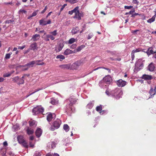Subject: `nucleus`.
Listing matches in <instances>:
<instances>
[{
	"label": "nucleus",
	"instance_id": "1",
	"mask_svg": "<svg viewBox=\"0 0 156 156\" xmlns=\"http://www.w3.org/2000/svg\"><path fill=\"white\" fill-rule=\"evenodd\" d=\"M112 80V78L110 76H106L103 78L102 80L99 83V86L101 87H103L105 86H106V84H109Z\"/></svg>",
	"mask_w": 156,
	"mask_h": 156
},
{
	"label": "nucleus",
	"instance_id": "2",
	"mask_svg": "<svg viewBox=\"0 0 156 156\" xmlns=\"http://www.w3.org/2000/svg\"><path fill=\"white\" fill-rule=\"evenodd\" d=\"M112 96L116 99L122 97L123 92L120 89L116 88L114 90L111 91Z\"/></svg>",
	"mask_w": 156,
	"mask_h": 156
},
{
	"label": "nucleus",
	"instance_id": "3",
	"mask_svg": "<svg viewBox=\"0 0 156 156\" xmlns=\"http://www.w3.org/2000/svg\"><path fill=\"white\" fill-rule=\"evenodd\" d=\"M145 60L143 59H139L136 62L135 64V68L134 69L135 72H137L142 69L143 67Z\"/></svg>",
	"mask_w": 156,
	"mask_h": 156
},
{
	"label": "nucleus",
	"instance_id": "4",
	"mask_svg": "<svg viewBox=\"0 0 156 156\" xmlns=\"http://www.w3.org/2000/svg\"><path fill=\"white\" fill-rule=\"evenodd\" d=\"M41 61V60H40L33 61L30 62H29L28 63H27L26 64L22 66V67H27L26 68L23 69V70H27L29 68H30L33 67V65H34V64H36L37 65H44V62H41V63H37V62Z\"/></svg>",
	"mask_w": 156,
	"mask_h": 156
},
{
	"label": "nucleus",
	"instance_id": "5",
	"mask_svg": "<svg viewBox=\"0 0 156 156\" xmlns=\"http://www.w3.org/2000/svg\"><path fill=\"white\" fill-rule=\"evenodd\" d=\"M44 108L41 105L37 106L34 108L32 110L34 115H36L38 114H43L44 112Z\"/></svg>",
	"mask_w": 156,
	"mask_h": 156
},
{
	"label": "nucleus",
	"instance_id": "6",
	"mask_svg": "<svg viewBox=\"0 0 156 156\" xmlns=\"http://www.w3.org/2000/svg\"><path fill=\"white\" fill-rule=\"evenodd\" d=\"M61 124V121L59 119H57L53 123V127H54V129L52 128L53 127H51V130L53 131L55 129L58 128L60 125Z\"/></svg>",
	"mask_w": 156,
	"mask_h": 156
},
{
	"label": "nucleus",
	"instance_id": "7",
	"mask_svg": "<svg viewBox=\"0 0 156 156\" xmlns=\"http://www.w3.org/2000/svg\"><path fill=\"white\" fill-rule=\"evenodd\" d=\"M69 101L70 102V103L68 105H67V109L66 110V112L72 111L73 112V111H72V105L73 104L76 103V100L75 98L70 99Z\"/></svg>",
	"mask_w": 156,
	"mask_h": 156
},
{
	"label": "nucleus",
	"instance_id": "8",
	"mask_svg": "<svg viewBox=\"0 0 156 156\" xmlns=\"http://www.w3.org/2000/svg\"><path fill=\"white\" fill-rule=\"evenodd\" d=\"M43 35L42 36V38L44 39V40L46 41H49L50 40L49 38L51 40H54L55 39V37H53L51 35V34H46L45 36Z\"/></svg>",
	"mask_w": 156,
	"mask_h": 156
},
{
	"label": "nucleus",
	"instance_id": "9",
	"mask_svg": "<svg viewBox=\"0 0 156 156\" xmlns=\"http://www.w3.org/2000/svg\"><path fill=\"white\" fill-rule=\"evenodd\" d=\"M117 85L119 87H123L125 86L126 84V81L123 80L122 79H120L116 82Z\"/></svg>",
	"mask_w": 156,
	"mask_h": 156
},
{
	"label": "nucleus",
	"instance_id": "10",
	"mask_svg": "<svg viewBox=\"0 0 156 156\" xmlns=\"http://www.w3.org/2000/svg\"><path fill=\"white\" fill-rule=\"evenodd\" d=\"M55 114L49 113L47 115V119L49 122H50L52 119L55 118Z\"/></svg>",
	"mask_w": 156,
	"mask_h": 156
},
{
	"label": "nucleus",
	"instance_id": "11",
	"mask_svg": "<svg viewBox=\"0 0 156 156\" xmlns=\"http://www.w3.org/2000/svg\"><path fill=\"white\" fill-rule=\"evenodd\" d=\"M141 49L140 48L136 49L133 50L131 53V56L132 60H134L135 57L134 53H135L141 51Z\"/></svg>",
	"mask_w": 156,
	"mask_h": 156
},
{
	"label": "nucleus",
	"instance_id": "12",
	"mask_svg": "<svg viewBox=\"0 0 156 156\" xmlns=\"http://www.w3.org/2000/svg\"><path fill=\"white\" fill-rule=\"evenodd\" d=\"M152 49V47H149L148 48L147 50L146 51H144V52L146 53L148 56H149L151 54H154L155 53V52H154L153 51Z\"/></svg>",
	"mask_w": 156,
	"mask_h": 156
},
{
	"label": "nucleus",
	"instance_id": "13",
	"mask_svg": "<svg viewBox=\"0 0 156 156\" xmlns=\"http://www.w3.org/2000/svg\"><path fill=\"white\" fill-rule=\"evenodd\" d=\"M58 143V142L57 141H52L51 142L49 143L48 144V146L50 147L51 146V148L53 149L55 147L56 144Z\"/></svg>",
	"mask_w": 156,
	"mask_h": 156
},
{
	"label": "nucleus",
	"instance_id": "14",
	"mask_svg": "<svg viewBox=\"0 0 156 156\" xmlns=\"http://www.w3.org/2000/svg\"><path fill=\"white\" fill-rule=\"evenodd\" d=\"M64 46V44L63 43H60L58 46L56 47L55 49V51L56 52H58L61 51Z\"/></svg>",
	"mask_w": 156,
	"mask_h": 156
},
{
	"label": "nucleus",
	"instance_id": "15",
	"mask_svg": "<svg viewBox=\"0 0 156 156\" xmlns=\"http://www.w3.org/2000/svg\"><path fill=\"white\" fill-rule=\"evenodd\" d=\"M40 37V36L39 34H35L32 36L31 40L34 41H38Z\"/></svg>",
	"mask_w": 156,
	"mask_h": 156
},
{
	"label": "nucleus",
	"instance_id": "16",
	"mask_svg": "<svg viewBox=\"0 0 156 156\" xmlns=\"http://www.w3.org/2000/svg\"><path fill=\"white\" fill-rule=\"evenodd\" d=\"M31 49L34 51H37V50L38 47H37V44L36 42H34L32 44L30 45Z\"/></svg>",
	"mask_w": 156,
	"mask_h": 156
},
{
	"label": "nucleus",
	"instance_id": "17",
	"mask_svg": "<svg viewBox=\"0 0 156 156\" xmlns=\"http://www.w3.org/2000/svg\"><path fill=\"white\" fill-rule=\"evenodd\" d=\"M42 133V131L41 128L37 129L35 131L36 136L37 137H39L41 135Z\"/></svg>",
	"mask_w": 156,
	"mask_h": 156
},
{
	"label": "nucleus",
	"instance_id": "18",
	"mask_svg": "<svg viewBox=\"0 0 156 156\" xmlns=\"http://www.w3.org/2000/svg\"><path fill=\"white\" fill-rule=\"evenodd\" d=\"M142 79L146 80H150L152 79V77L151 75H144L142 77Z\"/></svg>",
	"mask_w": 156,
	"mask_h": 156
},
{
	"label": "nucleus",
	"instance_id": "19",
	"mask_svg": "<svg viewBox=\"0 0 156 156\" xmlns=\"http://www.w3.org/2000/svg\"><path fill=\"white\" fill-rule=\"evenodd\" d=\"M74 53V51L69 49H66L64 52V54L65 55H68L70 54Z\"/></svg>",
	"mask_w": 156,
	"mask_h": 156
},
{
	"label": "nucleus",
	"instance_id": "20",
	"mask_svg": "<svg viewBox=\"0 0 156 156\" xmlns=\"http://www.w3.org/2000/svg\"><path fill=\"white\" fill-rule=\"evenodd\" d=\"M156 93V89L154 88V89L153 88L151 87L150 90L149 91L150 95L151 96V97H153V96Z\"/></svg>",
	"mask_w": 156,
	"mask_h": 156
},
{
	"label": "nucleus",
	"instance_id": "21",
	"mask_svg": "<svg viewBox=\"0 0 156 156\" xmlns=\"http://www.w3.org/2000/svg\"><path fill=\"white\" fill-rule=\"evenodd\" d=\"M82 14L79 11L76 13L73 17L74 18H77L78 20H80L81 19Z\"/></svg>",
	"mask_w": 156,
	"mask_h": 156
},
{
	"label": "nucleus",
	"instance_id": "22",
	"mask_svg": "<svg viewBox=\"0 0 156 156\" xmlns=\"http://www.w3.org/2000/svg\"><path fill=\"white\" fill-rule=\"evenodd\" d=\"M148 69L150 71H153L154 70L155 68V66L154 64L152 63H151L148 66Z\"/></svg>",
	"mask_w": 156,
	"mask_h": 156
},
{
	"label": "nucleus",
	"instance_id": "23",
	"mask_svg": "<svg viewBox=\"0 0 156 156\" xmlns=\"http://www.w3.org/2000/svg\"><path fill=\"white\" fill-rule=\"evenodd\" d=\"M47 87H48V86H45L44 87H42L41 88H37V89H36V90H35V91H34L32 93H31L29 95L27 96L26 97H28L30 95L34 93H35L37 92L40 90H43V89H45V88Z\"/></svg>",
	"mask_w": 156,
	"mask_h": 156
},
{
	"label": "nucleus",
	"instance_id": "24",
	"mask_svg": "<svg viewBox=\"0 0 156 156\" xmlns=\"http://www.w3.org/2000/svg\"><path fill=\"white\" fill-rule=\"evenodd\" d=\"M27 134L30 135L34 133V130L31 128H28L26 130Z\"/></svg>",
	"mask_w": 156,
	"mask_h": 156
},
{
	"label": "nucleus",
	"instance_id": "25",
	"mask_svg": "<svg viewBox=\"0 0 156 156\" xmlns=\"http://www.w3.org/2000/svg\"><path fill=\"white\" fill-rule=\"evenodd\" d=\"M18 140L20 144H21L23 143L25 140L23 138V137L22 136H19L17 137Z\"/></svg>",
	"mask_w": 156,
	"mask_h": 156
},
{
	"label": "nucleus",
	"instance_id": "26",
	"mask_svg": "<svg viewBox=\"0 0 156 156\" xmlns=\"http://www.w3.org/2000/svg\"><path fill=\"white\" fill-rule=\"evenodd\" d=\"M79 31V28L78 27H76L75 28H73L72 31L71 33L72 34H76Z\"/></svg>",
	"mask_w": 156,
	"mask_h": 156
},
{
	"label": "nucleus",
	"instance_id": "27",
	"mask_svg": "<svg viewBox=\"0 0 156 156\" xmlns=\"http://www.w3.org/2000/svg\"><path fill=\"white\" fill-rule=\"evenodd\" d=\"M38 11H39V10H36L34 11L33 12V13H32V14L30 16H29L27 17V19H30L32 17L35 16L37 15V13L38 12Z\"/></svg>",
	"mask_w": 156,
	"mask_h": 156
},
{
	"label": "nucleus",
	"instance_id": "28",
	"mask_svg": "<svg viewBox=\"0 0 156 156\" xmlns=\"http://www.w3.org/2000/svg\"><path fill=\"white\" fill-rule=\"evenodd\" d=\"M30 126L36 127L37 125V122L34 120L30 121L29 122Z\"/></svg>",
	"mask_w": 156,
	"mask_h": 156
},
{
	"label": "nucleus",
	"instance_id": "29",
	"mask_svg": "<svg viewBox=\"0 0 156 156\" xmlns=\"http://www.w3.org/2000/svg\"><path fill=\"white\" fill-rule=\"evenodd\" d=\"M14 71H12L10 72L5 73L3 74V76L4 78L9 77L11 76L12 74L13 73H14Z\"/></svg>",
	"mask_w": 156,
	"mask_h": 156
},
{
	"label": "nucleus",
	"instance_id": "30",
	"mask_svg": "<svg viewBox=\"0 0 156 156\" xmlns=\"http://www.w3.org/2000/svg\"><path fill=\"white\" fill-rule=\"evenodd\" d=\"M50 103L52 105H56L58 103V100L54 98H51Z\"/></svg>",
	"mask_w": 156,
	"mask_h": 156
},
{
	"label": "nucleus",
	"instance_id": "31",
	"mask_svg": "<svg viewBox=\"0 0 156 156\" xmlns=\"http://www.w3.org/2000/svg\"><path fill=\"white\" fill-rule=\"evenodd\" d=\"M61 68L66 69H69L70 68V65L69 64H65L60 66Z\"/></svg>",
	"mask_w": 156,
	"mask_h": 156
},
{
	"label": "nucleus",
	"instance_id": "32",
	"mask_svg": "<svg viewBox=\"0 0 156 156\" xmlns=\"http://www.w3.org/2000/svg\"><path fill=\"white\" fill-rule=\"evenodd\" d=\"M56 58L59 59L60 61H62L65 59V57L62 55H57L56 57Z\"/></svg>",
	"mask_w": 156,
	"mask_h": 156
},
{
	"label": "nucleus",
	"instance_id": "33",
	"mask_svg": "<svg viewBox=\"0 0 156 156\" xmlns=\"http://www.w3.org/2000/svg\"><path fill=\"white\" fill-rule=\"evenodd\" d=\"M49 34H51V35L53 37H55V36H56L57 34V30H55L53 31L50 32H49Z\"/></svg>",
	"mask_w": 156,
	"mask_h": 156
},
{
	"label": "nucleus",
	"instance_id": "34",
	"mask_svg": "<svg viewBox=\"0 0 156 156\" xmlns=\"http://www.w3.org/2000/svg\"><path fill=\"white\" fill-rule=\"evenodd\" d=\"M82 64V62L81 61H78L73 63V65L74 66L75 65H76L78 67L79 66L81 65Z\"/></svg>",
	"mask_w": 156,
	"mask_h": 156
},
{
	"label": "nucleus",
	"instance_id": "35",
	"mask_svg": "<svg viewBox=\"0 0 156 156\" xmlns=\"http://www.w3.org/2000/svg\"><path fill=\"white\" fill-rule=\"evenodd\" d=\"M63 129L66 132H67L69 131V128L68 125L66 124L63 126Z\"/></svg>",
	"mask_w": 156,
	"mask_h": 156
},
{
	"label": "nucleus",
	"instance_id": "36",
	"mask_svg": "<svg viewBox=\"0 0 156 156\" xmlns=\"http://www.w3.org/2000/svg\"><path fill=\"white\" fill-rule=\"evenodd\" d=\"M94 103L93 102H90L87 105V107L89 109H91L93 107Z\"/></svg>",
	"mask_w": 156,
	"mask_h": 156
},
{
	"label": "nucleus",
	"instance_id": "37",
	"mask_svg": "<svg viewBox=\"0 0 156 156\" xmlns=\"http://www.w3.org/2000/svg\"><path fill=\"white\" fill-rule=\"evenodd\" d=\"M45 23H46V21H45V19L44 18H42L39 22L40 25L42 26H44V24Z\"/></svg>",
	"mask_w": 156,
	"mask_h": 156
},
{
	"label": "nucleus",
	"instance_id": "38",
	"mask_svg": "<svg viewBox=\"0 0 156 156\" xmlns=\"http://www.w3.org/2000/svg\"><path fill=\"white\" fill-rule=\"evenodd\" d=\"M155 16L154 15L153 16H152V17L151 18L148 20H147V22L148 23H151L152 22H153L155 20Z\"/></svg>",
	"mask_w": 156,
	"mask_h": 156
},
{
	"label": "nucleus",
	"instance_id": "39",
	"mask_svg": "<svg viewBox=\"0 0 156 156\" xmlns=\"http://www.w3.org/2000/svg\"><path fill=\"white\" fill-rule=\"evenodd\" d=\"M76 39L73 38H72L70 39L68 41V43L69 44H71L75 42Z\"/></svg>",
	"mask_w": 156,
	"mask_h": 156
},
{
	"label": "nucleus",
	"instance_id": "40",
	"mask_svg": "<svg viewBox=\"0 0 156 156\" xmlns=\"http://www.w3.org/2000/svg\"><path fill=\"white\" fill-rule=\"evenodd\" d=\"M85 47V46L84 45H81L78 47L76 49V51H81L82 49L84 48Z\"/></svg>",
	"mask_w": 156,
	"mask_h": 156
},
{
	"label": "nucleus",
	"instance_id": "41",
	"mask_svg": "<svg viewBox=\"0 0 156 156\" xmlns=\"http://www.w3.org/2000/svg\"><path fill=\"white\" fill-rule=\"evenodd\" d=\"M46 156H59V154L57 153H54L53 154L49 153L47 154Z\"/></svg>",
	"mask_w": 156,
	"mask_h": 156
},
{
	"label": "nucleus",
	"instance_id": "42",
	"mask_svg": "<svg viewBox=\"0 0 156 156\" xmlns=\"http://www.w3.org/2000/svg\"><path fill=\"white\" fill-rule=\"evenodd\" d=\"M12 52H10L6 54L5 57V59H9L10 57V55L12 54Z\"/></svg>",
	"mask_w": 156,
	"mask_h": 156
},
{
	"label": "nucleus",
	"instance_id": "43",
	"mask_svg": "<svg viewBox=\"0 0 156 156\" xmlns=\"http://www.w3.org/2000/svg\"><path fill=\"white\" fill-rule=\"evenodd\" d=\"M78 9L79 7L77 6L76 7L73 9V13H74L75 14L76 13L78 12L79 11Z\"/></svg>",
	"mask_w": 156,
	"mask_h": 156
},
{
	"label": "nucleus",
	"instance_id": "44",
	"mask_svg": "<svg viewBox=\"0 0 156 156\" xmlns=\"http://www.w3.org/2000/svg\"><path fill=\"white\" fill-rule=\"evenodd\" d=\"M21 144L23 147L27 148L28 147V145L27 143L25 141V140L23 143H22Z\"/></svg>",
	"mask_w": 156,
	"mask_h": 156
},
{
	"label": "nucleus",
	"instance_id": "45",
	"mask_svg": "<svg viewBox=\"0 0 156 156\" xmlns=\"http://www.w3.org/2000/svg\"><path fill=\"white\" fill-rule=\"evenodd\" d=\"M102 110V106L101 105L98 106L96 108V110L98 112H100Z\"/></svg>",
	"mask_w": 156,
	"mask_h": 156
},
{
	"label": "nucleus",
	"instance_id": "46",
	"mask_svg": "<svg viewBox=\"0 0 156 156\" xmlns=\"http://www.w3.org/2000/svg\"><path fill=\"white\" fill-rule=\"evenodd\" d=\"M14 22V20H6L4 22V23H12Z\"/></svg>",
	"mask_w": 156,
	"mask_h": 156
},
{
	"label": "nucleus",
	"instance_id": "47",
	"mask_svg": "<svg viewBox=\"0 0 156 156\" xmlns=\"http://www.w3.org/2000/svg\"><path fill=\"white\" fill-rule=\"evenodd\" d=\"M41 153L38 151H37L35 152L33 156H41Z\"/></svg>",
	"mask_w": 156,
	"mask_h": 156
},
{
	"label": "nucleus",
	"instance_id": "48",
	"mask_svg": "<svg viewBox=\"0 0 156 156\" xmlns=\"http://www.w3.org/2000/svg\"><path fill=\"white\" fill-rule=\"evenodd\" d=\"M107 52L108 53H109L111 55L113 56L115 54V51H108Z\"/></svg>",
	"mask_w": 156,
	"mask_h": 156
},
{
	"label": "nucleus",
	"instance_id": "49",
	"mask_svg": "<svg viewBox=\"0 0 156 156\" xmlns=\"http://www.w3.org/2000/svg\"><path fill=\"white\" fill-rule=\"evenodd\" d=\"M66 2H69L71 4H73L76 2V0H66Z\"/></svg>",
	"mask_w": 156,
	"mask_h": 156
},
{
	"label": "nucleus",
	"instance_id": "50",
	"mask_svg": "<svg viewBox=\"0 0 156 156\" xmlns=\"http://www.w3.org/2000/svg\"><path fill=\"white\" fill-rule=\"evenodd\" d=\"M93 36V34L92 33H90L87 36V39L89 40L91 39Z\"/></svg>",
	"mask_w": 156,
	"mask_h": 156
},
{
	"label": "nucleus",
	"instance_id": "51",
	"mask_svg": "<svg viewBox=\"0 0 156 156\" xmlns=\"http://www.w3.org/2000/svg\"><path fill=\"white\" fill-rule=\"evenodd\" d=\"M99 112L101 115H104L106 114L107 113V112L106 111L103 110L102 111H101L100 112Z\"/></svg>",
	"mask_w": 156,
	"mask_h": 156
},
{
	"label": "nucleus",
	"instance_id": "52",
	"mask_svg": "<svg viewBox=\"0 0 156 156\" xmlns=\"http://www.w3.org/2000/svg\"><path fill=\"white\" fill-rule=\"evenodd\" d=\"M134 12H135L134 10H131L129 12H127L125 14L126 15H127L128 14H132L133 13H134Z\"/></svg>",
	"mask_w": 156,
	"mask_h": 156
},
{
	"label": "nucleus",
	"instance_id": "53",
	"mask_svg": "<svg viewBox=\"0 0 156 156\" xmlns=\"http://www.w3.org/2000/svg\"><path fill=\"white\" fill-rule=\"evenodd\" d=\"M24 83V80L23 79H20L19 82L18 83L19 84H23Z\"/></svg>",
	"mask_w": 156,
	"mask_h": 156
},
{
	"label": "nucleus",
	"instance_id": "54",
	"mask_svg": "<svg viewBox=\"0 0 156 156\" xmlns=\"http://www.w3.org/2000/svg\"><path fill=\"white\" fill-rule=\"evenodd\" d=\"M105 93L108 96H112V94H111V92H109L108 90H106L105 91Z\"/></svg>",
	"mask_w": 156,
	"mask_h": 156
},
{
	"label": "nucleus",
	"instance_id": "55",
	"mask_svg": "<svg viewBox=\"0 0 156 156\" xmlns=\"http://www.w3.org/2000/svg\"><path fill=\"white\" fill-rule=\"evenodd\" d=\"M133 6H124V8L125 9H130L133 8Z\"/></svg>",
	"mask_w": 156,
	"mask_h": 156
},
{
	"label": "nucleus",
	"instance_id": "56",
	"mask_svg": "<svg viewBox=\"0 0 156 156\" xmlns=\"http://www.w3.org/2000/svg\"><path fill=\"white\" fill-rule=\"evenodd\" d=\"M76 47V45L75 44H73L70 46V48L72 49H74Z\"/></svg>",
	"mask_w": 156,
	"mask_h": 156
},
{
	"label": "nucleus",
	"instance_id": "57",
	"mask_svg": "<svg viewBox=\"0 0 156 156\" xmlns=\"http://www.w3.org/2000/svg\"><path fill=\"white\" fill-rule=\"evenodd\" d=\"M78 67L76 65H75L74 66L73 65V63L72 64L71 66V68L73 69H76Z\"/></svg>",
	"mask_w": 156,
	"mask_h": 156
},
{
	"label": "nucleus",
	"instance_id": "58",
	"mask_svg": "<svg viewBox=\"0 0 156 156\" xmlns=\"http://www.w3.org/2000/svg\"><path fill=\"white\" fill-rule=\"evenodd\" d=\"M51 23V21L50 20H48V21H46V23H44V25H46L47 24H50Z\"/></svg>",
	"mask_w": 156,
	"mask_h": 156
},
{
	"label": "nucleus",
	"instance_id": "59",
	"mask_svg": "<svg viewBox=\"0 0 156 156\" xmlns=\"http://www.w3.org/2000/svg\"><path fill=\"white\" fill-rule=\"evenodd\" d=\"M7 153L10 156H14V154L12 151H8Z\"/></svg>",
	"mask_w": 156,
	"mask_h": 156
},
{
	"label": "nucleus",
	"instance_id": "60",
	"mask_svg": "<svg viewBox=\"0 0 156 156\" xmlns=\"http://www.w3.org/2000/svg\"><path fill=\"white\" fill-rule=\"evenodd\" d=\"M19 80V77L18 76H16L13 78V80L15 81L16 82Z\"/></svg>",
	"mask_w": 156,
	"mask_h": 156
},
{
	"label": "nucleus",
	"instance_id": "61",
	"mask_svg": "<svg viewBox=\"0 0 156 156\" xmlns=\"http://www.w3.org/2000/svg\"><path fill=\"white\" fill-rule=\"evenodd\" d=\"M67 5V4H64L62 6V7L60 9V11L61 12L64 9V8Z\"/></svg>",
	"mask_w": 156,
	"mask_h": 156
},
{
	"label": "nucleus",
	"instance_id": "62",
	"mask_svg": "<svg viewBox=\"0 0 156 156\" xmlns=\"http://www.w3.org/2000/svg\"><path fill=\"white\" fill-rule=\"evenodd\" d=\"M47 6H46L45 7V8L44 9V10L41 12V13L42 14L44 13L47 10Z\"/></svg>",
	"mask_w": 156,
	"mask_h": 156
},
{
	"label": "nucleus",
	"instance_id": "63",
	"mask_svg": "<svg viewBox=\"0 0 156 156\" xmlns=\"http://www.w3.org/2000/svg\"><path fill=\"white\" fill-rule=\"evenodd\" d=\"M44 33V35H45L46 34V32L44 31V30H41V31H40L39 32V33Z\"/></svg>",
	"mask_w": 156,
	"mask_h": 156
},
{
	"label": "nucleus",
	"instance_id": "64",
	"mask_svg": "<svg viewBox=\"0 0 156 156\" xmlns=\"http://www.w3.org/2000/svg\"><path fill=\"white\" fill-rule=\"evenodd\" d=\"M19 12L26 13L27 12V11L23 9H20L19 10Z\"/></svg>",
	"mask_w": 156,
	"mask_h": 156
}]
</instances>
